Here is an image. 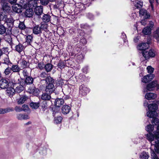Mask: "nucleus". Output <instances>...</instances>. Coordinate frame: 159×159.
I'll return each mask as SVG.
<instances>
[{
    "mask_svg": "<svg viewBox=\"0 0 159 159\" xmlns=\"http://www.w3.org/2000/svg\"><path fill=\"white\" fill-rule=\"evenodd\" d=\"M147 139L151 143V152L155 151L159 153V133L155 131L153 134L150 133L146 135Z\"/></svg>",
    "mask_w": 159,
    "mask_h": 159,
    "instance_id": "f257e3e1",
    "label": "nucleus"
},
{
    "mask_svg": "<svg viewBox=\"0 0 159 159\" xmlns=\"http://www.w3.org/2000/svg\"><path fill=\"white\" fill-rule=\"evenodd\" d=\"M148 111L147 113V116L150 118H153L152 123L156 125H159V120L157 118H154L157 116L156 111L158 109V106L155 103H152L148 105Z\"/></svg>",
    "mask_w": 159,
    "mask_h": 159,
    "instance_id": "f03ea898",
    "label": "nucleus"
},
{
    "mask_svg": "<svg viewBox=\"0 0 159 159\" xmlns=\"http://www.w3.org/2000/svg\"><path fill=\"white\" fill-rule=\"evenodd\" d=\"M45 81L47 84L45 89L46 92L49 94L52 93L54 90V86L53 84L54 80L50 76H48L45 79Z\"/></svg>",
    "mask_w": 159,
    "mask_h": 159,
    "instance_id": "7ed1b4c3",
    "label": "nucleus"
},
{
    "mask_svg": "<svg viewBox=\"0 0 159 159\" xmlns=\"http://www.w3.org/2000/svg\"><path fill=\"white\" fill-rule=\"evenodd\" d=\"M155 88H156L157 90L159 89V84L157 81L154 80L147 85L146 88L144 89V91L146 92L148 91H152Z\"/></svg>",
    "mask_w": 159,
    "mask_h": 159,
    "instance_id": "20e7f679",
    "label": "nucleus"
},
{
    "mask_svg": "<svg viewBox=\"0 0 159 159\" xmlns=\"http://www.w3.org/2000/svg\"><path fill=\"white\" fill-rule=\"evenodd\" d=\"M141 53L146 60H147L150 57H153L156 54V51L152 49H150L148 51L146 50H143L141 52Z\"/></svg>",
    "mask_w": 159,
    "mask_h": 159,
    "instance_id": "39448f33",
    "label": "nucleus"
},
{
    "mask_svg": "<svg viewBox=\"0 0 159 159\" xmlns=\"http://www.w3.org/2000/svg\"><path fill=\"white\" fill-rule=\"evenodd\" d=\"M1 10L5 13H8L11 11V7L9 5L8 0H1Z\"/></svg>",
    "mask_w": 159,
    "mask_h": 159,
    "instance_id": "423d86ee",
    "label": "nucleus"
},
{
    "mask_svg": "<svg viewBox=\"0 0 159 159\" xmlns=\"http://www.w3.org/2000/svg\"><path fill=\"white\" fill-rule=\"evenodd\" d=\"M83 3L80 2L76 3L75 10L80 11L85 9L88 4L90 3V1L86 2V0H83Z\"/></svg>",
    "mask_w": 159,
    "mask_h": 159,
    "instance_id": "0eeeda50",
    "label": "nucleus"
},
{
    "mask_svg": "<svg viewBox=\"0 0 159 159\" xmlns=\"http://www.w3.org/2000/svg\"><path fill=\"white\" fill-rule=\"evenodd\" d=\"M89 92V89L84 85H81L79 88L80 94L82 96L86 95Z\"/></svg>",
    "mask_w": 159,
    "mask_h": 159,
    "instance_id": "6e6552de",
    "label": "nucleus"
},
{
    "mask_svg": "<svg viewBox=\"0 0 159 159\" xmlns=\"http://www.w3.org/2000/svg\"><path fill=\"white\" fill-rule=\"evenodd\" d=\"M22 5L20 4H15L12 6V8L14 12L16 13H20L22 11Z\"/></svg>",
    "mask_w": 159,
    "mask_h": 159,
    "instance_id": "1a4fd4ad",
    "label": "nucleus"
},
{
    "mask_svg": "<svg viewBox=\"0 0 159 159\" xmlns=\"http://www.w3.org/2000/svg\"><path fill=\"white\" fill-rule=\"evenodd\" d=\"M27 91L34 96H37L39 95V90L38 89L36 88L34 86L32 85L28 88Z\"/></svg>",
    "mask_w": 159,
    "mask_h": 159,
    "instance_id": "9d476101",
    "label": "nucleus"
},
{
    "mask_svg": "<svg viewBox=\"0 0 159 159\" xmlns=\"http://www.w3.org/2000/svg\"><path fill=\"white\" fill-rule=\"evenodd\" d=\"M154 77V75L150 74L144 76L142 79V81L144 83H147L150 81Z\"/></svg>",
    "mask_w": 159,
    "mask_h": 159,
    "instance_id": "9b49d317",
    "label": "nucleus"
},
{
    "mask_svg": "<svg viewBox=\"0 0 159 159\" xmlns=\"http://www.w3.org/2000/svg\"><path fill=\"white\" fill-rule=\"evenodd\" d=\"M9 85L8 80L4 79H2L0 80V88L2 89L7 88Z\"/></svg>",
    "mask_w": 159,
    "mask_h": 159,
    "instance_id": "f8f14e48",
    "label": "nucleus"
},
{
    "mask_svg": "<svg viewBox=\"0 0 159 159\" xmlns=\"http://www.w3.org/2000/svg\"><path fill=\"white\" fill-rule=\"evenodd\" d=\"M149 47V44L147 43H143L139 44L137 46L138 50L142 51L146 50Z\"/></svg>",
    "mask_w": 159,
    "mask_h": 159,
    "instance_id": "ddd939ff",
    "label": "nucleus"
},
{
    "mask_svg": "<svg viewBox=\"0 0 159 159\" xmlns=\"http://www.w3.org/2000/svg\"><path fill=\"white\" fill-rule=\"evenodd\" d=\"M157 97V95L156 94L151 93H147L145 96V98L148 100L154 99Z\"/></svg>",
    "mask_w": 159,
    "mask_h": 159,
    "instance_id": "4468645a",
    "label": "nucleus"
},
{
    "mask_svg": "<svg viewBox=\"0 0 159 159\" xmlns=\"http://www.w3.org/2000/svg\"><path fill=\"white\" fill-rule=\"evenodd\" d=\"M21 67L23 69H25L29 67L30 63L28 61L22 59L20 62Z\"/></svg>",
    "mask_w": 159,
    "mask_h": 159,
    "instance_id": "2eb2a0df",
    "label": "nucleus"
},
{
    "mask_svg": "<svg viewBox=\"0 0 159 159\" xmlns=\"http://www.w3.org/2000/svg\"><path fill=\"white\" fill-rule=\"evenodd\" d=\"M139 14L140 16H143V18L145 19H147L150 17V15L148 14L146 10L144 9L140 10Z\"/></svg>",
    "mask_w": 159,
    "mask_h": 159,
    "instance_id": "dca6fc26",
    "label": "nucleus"
},
{
    "mask_svg": "<svg viewBox=\"0 0 159 159\" xmlns=\"http://www.w3.org/2000/svg\"><path fill=\"white\" fill-rule=\"evenodd\" d=\"M33 32L36 35L40 34L42 33V30L40 26L37 25L34 27L33 29Z\"/></svg>",
    "mask_w": 159,
    "mask_h": 159,
    "instance_id": "f3484780",
    "label": "nucleus"
},
{
    "mask_svg": "<svg viewBox=\"0 0 159 159\" xmlns=\"http://www.w3.org/2000/svg\"><path fill=\"white\" fill-rule=\"evenodd\" d=\"M11 69L13 72L19 73L21 70L20 67L17 64H12Z\"/></svg>",
    "mask_w": 159,
    "mask_h": 159,
    "instance_id": "a211bd4d",
    "label": "nucleus"
},
{
    "mask_svg": "<svg viewBox=\"0 0 159 159\" xmlns=\"http://www.w3.org/2000/svg\"><path fill=\"white\" fill-rule=\"evenodd\" d=\"M70 110V107L67 105H64L61 108L62 113L64 114L68 113Z\"/></svg>",
    "mask_w": 159,
    "mask_h": 159,
    "instance_id": "6ab92c4d",
    "label": "nucleus"
},
{
    "mask_svg": "<svg viewBox=\"0 0 159 159\" xmlns=\"http://www.w3.org/2000/svg\"><path fill=\"white\" fill-rule=\"evenodd\" d=\"M64 103L63 99L62 98H57L55 102V105L57 107H60Z\"/></svg>",
    "mask_w": 159,
    "mask_h": 159,
    "instance_id": "aec40b11",
    "label": "nucleus"
},
{
    "mask_svg": "<svg viewBox=\"0 0 159 159\" xmlns=\"http://www.w3.org/2000/svg\"><path fill=\"white\" fill-rule=\"evenodd\" d=\"M25 46L19 43L15 46V50L19 53H20L25 49Z\"/></svg>",
    "mask_w": 159,
    "mask_h": 159,
    "instance_id": "412c9836",
    "label": "nucleus"
},
{
    "mask_svg": "<svg viewBox=\"0 0 159 159\" xmlns=\"http://www.w3.org/2000/svg\"><path fill=\"white\" fill-rule=\"evenodd\" d=\"M16 117L19 120H26L30 118L26 114H19L16 115Z\"/></svg>",
    "mask_w": 159,
    "mask_h": 159,
    "instance_id": "4be33fe9",
    "label": "nucleus"
},
{
    "mask_svg": "<svg viewBox=\"0 0 159 159\" xmlns=\"http://www.w3.org/2000/svg\"><path fill=\"white\" fill-rule=\"evenodd\" d=\"M43 8L41 6H37L36 7L34 10V12L36 14L39 16L43 13Z\"/></svg>",
    "mask_w": 159,
    "mask_h": 159,
    "instance_id": "5701e85b",
    "label": "nucleus"
},
{
    "mask_svg": "<svg viewBox=\"0 0 159 159\" xmlns=\"http://www.w3.org/2000/svg\"><path fill=\"white\" fill-rule=\"evenodd\" d=\"M34 14L33 10L31 8L27 9L25 13V15L27 17H30Z\"/></svg>",
    "mask_w": 159,
    "mask_h": 159,
    "instance_id": "b1692460",
    "label": "nucleus"
},
{
    "mask_svg": "<svg viewBox=\"0 0 159 159\" xmlns=\"http://www.w3.org/2000/svg\"><path fill=\"white\" fill-rule=\"evenodd\" d=\"M33 39V34L29 35L27 36L26 37V40L24 43H27V45H29L31 44V43H32Z\"/></svg>",
    "mask_w": 159,
    "mask_h": 159,
    "instance_id": "393cba45",
    "label": "nucleus"
},
{
    "mask_svg": "<svg viewBox=\"0 0 159 159\" xmlns=\"http://www.w3.org/2000/svg\"><path fill=\"white\" fill-rule=\"evenodd\" d=\"M7 92L10 96H12L16 92L15 89L12 87H10L7 89Z\"/></svg>",
    "mask_w": 159,
    "mask_h": 159,
    "instance_id": "a878e982",
    "label": "nucleus"
},
{
    "mask_svg": "<svg viewBox=\"0 0 159 159\" xmlns=\"http://www.w3.org/2000/svg\"><path fill=\"white\" fill-rule=\"evenodd\" d=\"M28 99V97L26 95H24L19 98L17 101L18 104H21Z\"/></svg>",
    "mask_w": 159,
    "mask_h": 159,
    "instance_id": "bb28decb",
    "label": "nucleus"
},
{
    "mask_svg": "<svg viewBox=\"0 0 159 159\" xmlns=\"http://www.w3.org/2000/svg\"><path fill=\"white\" fill-rule=\"evenodd\" d=\"M51 98V96L50 94L46 93H43L41 97V98L43 100H49Z\"/></svg>",
    "mask_w": 159,
    "mask_h": 159,
    "instance_id": "cd10ccee",
    "label": "nucleus"
},
{
    "mask_svg": "<svg viewBox=\"0 0 159 159\" xmlns=\"http://www.w3.org/2000/svg\"><path fill=\"white\" fill-rule=\"evenodd\" d=\"M153 35L154 38L159 43V27H157L156 30L154 32Z\"/></svg>",
    "mask_w": 159,
    "mask_h": 159,
    "instance_id": "c85d7f7f",
    "label": "nucleus"
},
{
    "mask_svg": "<svg viewBox=\"0 0 159 159\" xmlns=\"http://www.w3.org/2000/svg\"><path fill=\"white\" fill-rule=\"evenodd\" d=\"M13 109L12 108H0V114H3L10 111H12Z\"/></svg>",
    "mask_w": 159,
    "mask_h": 159,
    "instance_id": "c756f323",
    "label": "nucleus"
},
{
    "mask_svg": "<svg viewBox=\"0 0 159 159\" xmlns=\"http://www.w3.org/2000/svg\"><path fill=\"white\" fill-rule=\"evenodd\" d=\"M151 29L149 27H145L142 30V33L145 35H148L151 33Z\"/></svg>",
    "mask_w": 159,
    "mask_h": 159,
    "instance_id": "7c9ffc66",
    "label": "nucleus"
},
{
    "mask_svg": "<svg viewBox=\"0 0 159 159\" xmlns=\"http://www.w3.org/2000/svg\"><path fill=\"white\" fill-rule=\"evenodd\" d=\"M34 81V79L33 78L30 76H28L25 78V82L26 84H32Z\"/></svg>",
    "mask_w": 159,
    "mask_h": 159,
    "instance_id": "2f4dec72",
    "label": "nucleus"
},
{
    "mask_svg": "<svg viewBox=\"0 0 159 159\" xmlns=\"http://www.w3.org/2000/svg\"><path fill=\"white\" fill-rule=\"evenodd\" d=\"M134 6L135 7H136V8H141L142 7L143 4L142 2L136 0L134 2Z\"/></svg>",
    "mask_w": 159,
    "mask_h": 159,
    "instance_id": "473e14b6",
    "label": "nucleus"
},
{
    "mask_svg": "<svg viewBox=\"0 0 159 159\" xmlns=\"http://www.w3.org/2000/svg\"><path fill=\"white\" fill-rule=\"evenodd\" d=\"M149 157V155L148 153L143 152L141 154L140 157V159H148Z\"/></svg>",
    "mask_w": 159,
    "mask_h": 159,
    "instance_id": "72a5a7b5",
    "label": "nucleus"
},
{
    "mask_svg": "<svg viewBox=\"0 0 159 159\" xmlns=\"http://www.w3.org/2000/svg\"><path fill=\"white\" fill-rule=\"evenodd\" d=\"M53 66L50 63L47 64L45 66V69L47 72L51 71L53 68Z\"/></svg>",
    "mask_w": 159,
    "mask_h": 159,
    "instance_id": "f704fd0d",
    "label": "nucleus"
},
{
    "mask_svg": "<svg viewBox=\"0 0 159 159\" xmlns=\"http://www.w3.org/2000/svg\"><path fill=\"white\" fill-rule=\"evenodd\" d=\"M24 89V88L23 86L21 85H19L16 87L15 90L16 92L20 93L23 91Z\"/></svg>",
    "mask_w": 159,
    "mask_h": 159,
    "instance_id": "c9c22d12",
    "label": "nucleus"
},
{
    "mask_svg": "<svg viewBox=\"0 0 159 159\" xmlns=\"http://www.w3.org/2000/svg\"><path fill=\"white\" fill-rule=\"evenodd\" d=\"M50 16L47 14L43 15L42 18L43 21L45 23H47L50 21Z\"/></svg>",
    "mask_w": 159,
    "mask_h": 159,
    "instance_id": "e433bc0d",
    "label": "nucleus"
},
{
    "mask_svg": "<svg viewBox=\"0 0 159 159\" xmlns=\"http://www.w3.org/2000/svg\"><path fill=\"white\" fill-rule=\"evenodd\" d=\"M84 55L80 53H78L75 56V58L79 61H81L84 59Z\"/></svg>",
    "mask_w": 159,
    "mask_h": 159,
    "instance_id": "4c0bfd02",
    "label": "nucleus"
},
{
    "mask_svg": "<svg viewBox=\"0 0 159 159\" xmlns=\"http://www.w3.org/2000/svg\"><path fill=\"white\" fill-rule=\"evenodd\" d=\"M30 106L32 108L37 109L39 106V102H31Z\"/></svg>",
    "mask_w": 159,
    "mask_h": 159,
    "instance_id": "58836bf2",
    "label": "nucleus"
},
{
    "mask_svg": "<svg viewBox=\"0 0 159 159\" xmlns=\"http://www.w3.org/2000/svg\"><path fill=\"white\" fill-rule=\"evenodd\" d=\"M154 129V126L151 124H150L147 125L146 127V131L149 132H152Z\"/></svg>",
    "mask_w": 159,
    "mask_h": 159,
    "instance_id": "ea45409f",
    "label": "nucleus"
},
{
    "mask_svg": "<svg viewBox=\"0 0 159 159\" xmlns=\"http://www.w3.org/2000/svg\"><path fill=\"white\" fill-rule=\"evenodd\" d=\"M20 5H22V9H26L28 7V4L26 3V2L25 1H23V0H21L20 2Z\"/></svg>",
    "mask_w": 159,
    "mask_h": 159,
    "instance_id": "a19ab883",
    "label": "nucleus"
},
{
    "mask_svg": "<svg viewBox=\"0 0 159 159\" xmlns=\"http://www.w3.org/2000/svg\"><path fill=\"white\" fill-rule=\"evenodd\" d=\"M3 63L10 66H11V65L12 64V63L10 62L8 57L4 58Z\"/></svg>",
    "mask_w": 159,
    "mask_h": 159,
    "instance_id": "79ce46f5",
    "label": "nucleus"
},
{
    "mask_svg": "<svg viewBox=\"0 0 159 159\" xmlns=\"http://www.w3.org/2000/svg\"><path fill=\"white\" fill-rule=\"evenodd\" d=\"M62 118L61 116H59L54 118V122L56 124L60 123L62 121Z\"/></svg>",
    "mask_w": 159,
    "mask_h": 159,
    "instance_id": "37998d69",
    "label": "nucleus"
},
{
    "mask_svg": "<svg viewBox=\"0 0 159 159\" xmlns=\"http://www.w3.org/2000/svg\"><path fill=\"white\" fill-rule=\"evenodd\" d=\"M6 31V28L3 25H0V34H2Z\"/></svg>",
    "mask_w": 159,
    "mask_h": 159,
    "instance_id": "c03bdc74",
    "label": "nucleus"
},
{
    "mask_svg": "<svg viewBox=\"0 0 159 159\" xmlns=\"http://www.w3.org/2000/svg\"><path fill=\"white\" fill-rule=\"evenodd\" d=\"M11 71L12 70L11 68H10L8 66L5 69L4 73L6 75H8L11 72Z\"/></svg>",
    "mask_w": 159,
    "mask_h": 159,
    "instance_id": "a18cd8bd",
    "label": "nucleus"
},
{
    "mask_svg": "<svg viewBox=\"0 0 159 159\" xmlns=\"http://www.w3.org/2000/svg\"><path fill=\"white\" fill-rule=\"evenodd\" d=\"M22 74L24 77L25 78L29 76V73L26 69H24L23 70Z\"/></svg>",
    "mask_w": 159,
    "mask_h": 159,
    "instance_id": "49530a36",
    "label": "nucleus"
},
{
    "mask_svg": "<svg viewBox=\"0 0 159 159\" xmlns=\"http://www.w3.org/2000/svg\"><path fill=\"white\" fill-rule=\"evenodd\" d=\"M41 30H43L45 31H47L48 25L47 24H41L40 26Z\"/></svg>",
    "mask_w": 159,
    "mask_h": 159,
    "instance_id": "de8ad7c7",
    "label": "nucleus"
},
{
    "mask_svg": "<svg viewBox=\"0 0 159 159\" xmlns=\"http://www.w3.org/2000/svg\"><path fill=\"white\" fill-rule=\"evenodd\" d=\"M47 76L48 74L44 72L41 73L39 75V77L40 78L45 79L47 78L46 77Z\"/></svg>",
    "mask_w": 159,
    "mask_h": 159,
    "instance_id": "09e8293b",
    "label": "nucleus"
},
{
    "mask_svg": "<svg viewBox=\"0 0 159 159\" xmlns=\"http://www.w3.org/2000/svg\"><path fill=\"white\" fill-rule=\"evenodd\" d=\"M155 151L151 152V156L152 159H159L155 152Z\"/></svg>",
    "mask_w": 159,
    "mask_h": 159,
    "instance_id": "8fccbe9b",
    "label": "nucleus"
},
{
    "mask_svg": "<svg viewBox=\"0 0 159 159\" xmlns=\"http://www.w3.org/2000/svg\"><path fill=\"white\" fill-rule=\"evenodd\" d=\"M147 69L148 73H150V74L152 73L154 70V68L150 66H148L147 68Z\"/></svg>",
    "mask_w": 159,
    "mask_h": 159,
    "instance_id": "3c124183",
    "label": "nucleus"
},
{
    "mask_svg": "<svg viewBox=\"0 0 159 159\" xmlns=\"http://www.w3.org/2000/svg\"><path fill=\"white\" fill-rule=\"evenodd\" d=\"M19 27L21 29L23 30L25 29V26L24 23L20 22L19 25Z\"/></svg>",
    "mask_w": 159,
    "mask_h": 159,
    "instance_id": "603ef678",
    "label": "nucleus"
},
{
    "mask_svg": "<svg viewBox=\"0 0 159 159\" xmlns=\"http://www.w3.org/2000/svg\"><path fill=\"white\" fill-rule=\"evenodd\" d=\"M42 5H47L49 3L48 0H40Z\"/></svg>",
    "mask_w": 159,
    "mask_h": 159,
    "instance_id": "864d4df0",
    "label": "nucleus"
},
{
    "mask_svg": "<svg viewBox=\"0 0 159 159\" xmlns=\"http://www.w3.org/2000/svg\"><path fill=\"white\" fill-rule=\"evenodd\" d=\"M15 110L17 112H20L23 111L22 107L19 106H16L15 108Z\"/></svg>",
    "mask_w": 159,
    "mask_h": 159,
    "instance_id": "5fc2aeb1",
    "label": "nucleus"
},
{
    "mask_svg": "<svg viewBox=\"0 0 159 159\" xmlns=\"http://www.w3.org/2000/svg\"><path fill=\"white\" fill-rule=\"evenodd\" d=\"M22 109L23 111H27L29 109L28 106L26 105H23L22 106Z\"/></svg>",
    "mask_w": 159,
    "mask_h": 159,
    "instance_id": "6e6d98bb",
    "label": "nucleus"
},
{
    "mask_svg": "<svg viewBox=\"0 0 159 159\" xmlns=\"http://www.w3.org/2000/svg\"><path fill=\"white\" fill-rule=\"evenodd\" d=\"M43 64L42 63L40 62L38 64L37 66V68H39L40 70H42L43 69L44 67Z\"/></svg>",
    "mask_w": 159,
    "mask_h": 159,
    "instance_id": "4d7b16f0",
    "label": "nucleus"
},
{
    "mask_svg": "<svg viewBox=\"0 0 159 159\" xmlns=\"http://www.w3.org/2000/svg\"><path fill=\"white\" fill-rule=\"evenodd\" d=\"M121 38L123 39L124 42H125L127 40H126V36L125 34L122 33L121 34Z\"/></svg>",
    "mask_w": 159,
    "mask_h": 159,
    "instance_id": "13d9d810",
    "label": "nucleus"
},
{
    "mask_svg": "<svg viewBox=\"0 0 159 159\" xmlns=\"http://www.w3.org/2000/svg\"><path fill=\"white\" fill-rule=\"evenodd\" d=\"M146 19L144 18L143 20H142L140 22H138V23H140L142 25L145 26L146 24Z\"/></svg>",
    "mask_w": 159,
    "mask_h": 159,
    "instance_id": "bf43d9fd",
    "label": "nucleus"
},
{
    "mask_svg": "<svg viewBox=\"0 0 159 159\" xmlns=\"http://www.w3.org/2000/svg\"><path fill=\"white\" fill-rule=\"evenodd\" d=\"M7 22L12 24L14 23V20L12 18H8L6 20Z\"/></svg>",
    "mask_w": 159,
    "mask_h": 159,
    "instance_id": "052dcab7",
    "label": "nucleus"
},
{
    "mask_svg": "<svg viewBox=\"0 0 159 159\" xmlns=\"http://www.w3.org/2000/svg\"><path fill=\"white\" fill-rule=\"evenodd\" d=\"M80 43H82L83 45L87 43V41L85 39L83 38L80 41Z\"/></svg>",
    "mask_w": 159,
    "mask_h": 159,
    "instance_id": "680f3d73",
    "label": "nucleus"
},
{
    "mask_svg": "<svg viewBox=\"0 0 159 159\" xmlns=\"http://www.w3.org/2000/svg\"><path fill=\"white\" fill-rule=\"evenodd\" d=\"M43 105L42 104L41 105V107L43 109L46 108L47 107V104L46 102H43Z\"/></svg>",
    "mask_w": 159,
    "mask_h": 159,
    "instance_id": "e2e57ef3",
    "label": "nucleus"
},
{
    "mask_svg": "<svg viewBox=\"0 0 159 159\" xmlns=\"http://www.w3.org/2000/svg\"><path fill=\"white\" fill-rule=\"evenodd\" d=\"M17 0H9L8 1V2L11 4H15L17 2Z\"/></svg>",
    "mask_w": 159,
    "mask_h": 159,
    "instance_id": "0e129e2a",
    "label": "nucleus"
},
{
    "mask_svg": "<svg viewBox=\"0 0 159 159\" xmlns=\"http://www.w3.org/2000/svg\"><path fill=\"white\" fill-rule=\"evenodd\" d=\"M88 67L87 66L84 67L82 70L83 72L84 73H87L88 71Z\"/></svg>",
    "mask_w": 159,
    "mask_h": 159,
    "instance_id": "69168bd1",
    "label": "nucleus"
},
{
    "mask_svg": "<svg viewBox=\"0 0 159 159\" xmlns=\"http://www.w3.org/2000/svg\"><path fill=\"white\" fill-rule=\"evenodd\" d=\"M87 16L91 20H92L93 18V16L91 13H88L87 15Z\"/></svg>",
    "mask_w": 159,
    "mask_h": 159,
    "instance_id": "338daca9",
    "label": "nucleus"
},
{
    "mask_svg": "<svg viewBox=\"0 0 159 159\" xmlns=\"http://www.w3.org/2000/svg\"><path fill=\"white\" fill-rule=\"evenodd\" d=\"M58 66L60 68H62L64 66L63 63L62 62L59 63L58 64Z\"/></svg>",
    "mask_w": 159,
    "mask_h": 159,
    "instance_id": "774afa93",
    "label": "nucleus"
}]
</instances>
